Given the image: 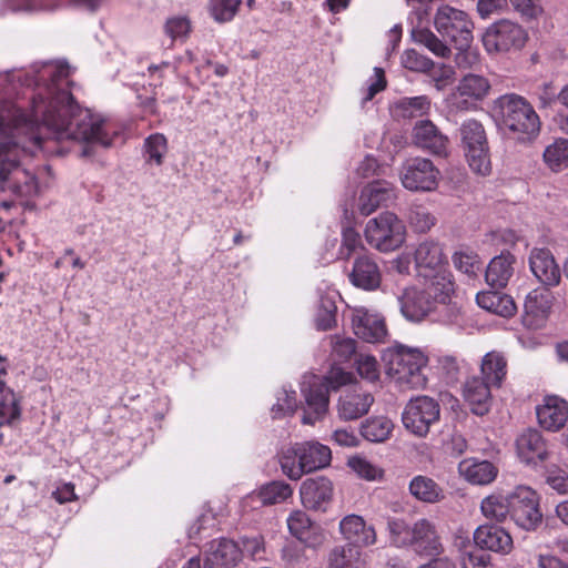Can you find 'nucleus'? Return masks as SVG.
Here are the masks:
<instances>
[{
	"instance_id": "nucleus-31",
	"label": "nucleus",
	"mask_w": 568,
	"mask_h": 568,
	"mask_svg": "<svg viewBox=\"0 0 568 568\" xmlns=\"http://www.w3.org/2000/svg\"><path fill=\"white\" fill-rule=\"evenodd\" d=\"M515 262V256L509 252H503L495 256L486 268L487 284L494 288L505 287L514 274Z\"/></svg>"
},
{
	"instance_id": "nucleus-26",
	"label": "nucleus",
	"mask_w": 568,
	"mask_h": 568,
	"mask_svg": "<svg viewBox=\"0 0 568 568\" xmlns=\"http://www.w3.org/2000/svg\"><path fill=\"white\" fill-rule=\"evenodd\" d=\"M489 91L490 82L487 78L480 74L468 73L459 81L454 95L456 99H462L458 103V108L468 109L476 102L484 100Z\"/></svg>"
},
{
	"instance_id": "nucleus-54",
	"label": "nucleus",
	"mask_w": 568,
	"mask_h": 568,
	"mask_svg": "<svg viewBox=\"0 0 568 568\" xmlns=\"http://www.w3.org/2000/svg\"><path fill=\"white\" fill-rule=\"evenodd\" d=\"M342 244L338 251V258L348 260L358 250H363L362 239L353 227L343 230Z\"/></svg>"
},
{
	"instance_id": "nucleus-24",
	"label": "nucleus",
	"mask_w": 568,
	"mask_h": 568,
	"mask_svg": "<svg viewBox=\"0 0 568 568\" xmlns=\"http://www.w3.org/2000/svg\"><path fill=\"white\" fill-rule=\"evenodd\" d=\"M339 532L353 547H368L376 542L375 528L359 515L351 514L339 521Z\"/></svg>"
},
{
	"instance_id": "nucleus-18",
	"label": "nucleus",
	"mask_w": 568,
	"mask_h": 568,
	"mask_svg": "<svg viewBox=\"0 0 568 568\" xmlns=\"http://www.w3.org/2000/svg\"><path fill=\"white\" fill-rule=\"evenodd\" d=\"M413 141L414 143L438 156L448 155V138L443 134L438 128L429 120L417 121L413 128Z\"/></svg>"
},
{
	"instance_id": "nucleus-1",
	"label": "nucleus",
	"mask_w": 568,
	"mask_h": 568,
	"mask_svg": "<svg viewBox=\"0 0 568 568\" xmlns=\"http://www.w3.org/2000/svg\"><path fill=\"white\" fill-rule=\"evenodd\" d=\"M33 68L37 93L29 111L11 101L0 104V189L20 197L34 195L38 183L19 165V156L41 149L43 139L85 143L81 155L90 156L89 145L109 148L118 135L110 120L74 101L65 62H44Z\"/></svg>"
},
{
	"instance_id": "nucleus-19",
	"label": "nucleus",
	"mask_w": 568,
	"mask_h": 568,
	"mask_svg": "<svg viewBox=\"0 0 568 568\" xmlns=\"http://www.w3.org/2000/svg\"><path fill=\"white\" fill-rule=\"evenodd\" d=\"M396 187L385 180L374 181L362 189L358 197V210L363 215H369L378 207L395 201Z\"/></svg>"
},
{
	"instance_id": "nucleus-60",
	"label": "nucleus",
	"mask_w": 568,
	"mask_h": 568,
	"mask_svg": "<svg viewBox=\"0 0 568 568\" xmlns=\"http://www.w3.org/2000/svg\"><path fill=\"white\" fill-rule=\"evenodd\" d=\"M428 72H430V78L435 82L437 90H443L448 85L454 80L455 75L454 69L443 63L438 65L433 63V68H430Z\"/></svg>"
},
{
	"instance_id": "nucleus-21",
	"label": "nucleus",
	"mask_w": 568,
	"mask_h": 568,
	"mask_svg": "<svg viewBox=\"0 0 568 568\" xmlns=\"http://www.w3.org/2000/svg\"><path fill=\"white\" fill-rule=\"evenodd\" d=\"M529 267L539 283L546 287L557 286L561 278L559 265L547 248H532L529 254Z\"/></svg>"
},
{
	"instance_id": "nucleus-3",
	"label": "nucleus",
	"mask_w": 568,
	"mask_h": 568,
	"mask_svg": "<svg viewBox=\"0 0 568 568\" xmlns=\"http://www.w3.org/2000/svg\"><path fill=\"white\" fill-rule=\"evenodd\" d=\"M454 293L453 281L442 277V282H426L423 286H409L398 295L402 315L412 323L426 320L438 307L450 312L446 322L454 323L459 314L456 305H450Z\"/></svg>"
},
{
	"instance_id": "nucleus-29",
	"label": "nucleus",
	"mask_w": 568,
	"mask_h": 568,
	"mask_svg": "<svg viewBox=\"0 0 568 568\" xmlns=\"http://www.w3.org/2000/svg\"><path fill=\"white\" fill-rule=\"evenodd\" d=\"M458 473L471 485L486 486L496 479L498 468L489 460L466 458L458 464Z\"/></svg>"
},
{
	"instance_id": "nucleus-6",
	"label": "nucleus",
	"mask_w": 568,
	"mask_h": 568,
	"mask_svg": "<svg viewBox=\"0 0 568 568\" xmlns=\"http://www.w3.org/2000/svg\"><path fill=\"white\" fill-rule=\"evenodd\" d=\"M386 372L396 384L407 388H423L427 379L423 373L428 357L422 348L395 344L383 354Z\"/></svg>"
},
{
	"instance_id": "nucleus-41",
	"label": "nucleus",
	"mask_w": 568,
	"mask_h": 568,
	"mask_svg": "<svg viewBox=\"0 0 568 568\" xmlns=\"http://www.w3.org/2000/svg\"><path fill=\"white\" fill-rule=\"evenodd\" d=\"M524 308L526 315L531 316L534 321L545 320L551 308L549 292L546 290L531 291L525 300Z\"/></svg>"
},
{
	"instance_id": "nucleus-22",
	"label": "nucleus",
	"mask_w": 568,
	"mask_h": 568,
	"mask_svg": "<svg viewBox=\"0 0 568 568\" xmlns=\"http://www.w3.org/2000/svg\"><path fill=\"white\" fill-rule=\"evenodd\" d=\"M474 541L481 550L487 549L497 554L507 555L514 548L513 537L503 527L485 524L474 531Z\"/></svg>"
},
{
	"instance_id": "nucleus-40",
	"label": "nucleus",
	"mask_w": 568,
	"mask_h": 568,
	"mask_svg": "<svg viewBox=\"0 0 568 568\" xmlns=\"http://www.w3.org/2000/svg\"><path fill=\"white\" fill-rule=\"evenodd\" d=\"M142 151L148 165L161 166L169 151L168 139L162 133H153L144 140Z\"/></svg>"
},
{
	"instance_id": "nucleus-34",
	"label": "nucleus",
	"mask_w": 568,
	"mask_h": 568,
	"mask_svg": "<svg viewBox=\"0 0 568 568\" xmlns=\"http://www.w3.org/2000/svg\"><path fill=\"white\" fill-rule=\"evenodd\" d=\"M476 302L480 308L503 317H510L517 311L516 304L509 295L496 291L477 293Z\"/></svg>"
},
{
	"instance_id": "nucleus-20",
	"label": "nucleus",
	"mask_w": 568,
	"mask_h": 568,
	"mask_svg": "<svg viewBox=\"0 0 568 568\" xmlns=\"http://www.w3.org/2000/svg\"><path fill=\"white\" fill-rule=\"evenodd\" d=\"M292 495L291 485L282 480H275L262 486L257 491L248 494L242 499L241 506L244 511H247L261 506L281 504Z\"/></svg>"
},
{
	"instance_id": "nucleus-63",
	"label": "nucleus",
	"mask_w": 568,
	"mask_h": 568,
	"mask_svg": "<svg viewBox=\"0 0 568 568\" xmlns=\"http://www.w3.org/2000/svg\"><path fill=\"white\" fill-rule=\"evenodd\" d=\"M548 485L559 494L568 493V473L560 468H550L547 470Z\"/></svg>"
},
{
	"instance_id": "nucleus-58",
	"label": "nucleus",
	"mask_w": 568,
	"mask_h": 568,
	"mask_svg": "<svg viewBox=\"0 0 568 568\" xmlns=\"http://www.w3.org/2000/svg\"><path fill=\"white\" fill-rule=\"evenodd\" d=\"M460 564L463 568H490V556L474 548L463 554Z\"/></svg>"
},
{
	"instance_id": "nucleus-42",
	"label": "nucleus",
	"mask_w": 568,
	"mask_h": 568,
	"mask_svg": "<svg viewBox=\"0 0 568 568\" xmlns=\"http://www.w3.org/2000/svg\"><path fill=\"white\" fill-rule=\"evenodd\" d=\"M545 164L552 172H560L568 168V140L556 139L547 145L542 153Z\"/></svg>"
},
{
	"instance_id": "nucleus-14",
	"label": "nucleus",
	"mask_w": 568,
	"mask_h": 568,
	"mask_svg": "<svg viewBox=\"0 0 568 568\" xmlns=\"http://www.w3.org/2000/svg\"><path fill=\"white\" fill-rule=\"evenodd\" d=\"M352 326L354 334L367 343H383L388 334L384 317L365 307L354 308Z\"/></svg>"
},
{
	"instance_id": "nucleus-13",
	"label": "nucleus",
	"mask_w": 568,
	"mask_h": 568,
	"mask_svg": "<svg viewBox=\"0 0 568 568\" xmlns=\"http://www.w3.org/2000/svg\"><path fill=\"white\" fill-rule=\"evenodd\" d=\"M415 262L418 275L426 282H442V277L452 281V274L446 268L447 262L438 243L432 241L420 243L415 252Z\"/></svg>"
},
{
	"instance_id": "nucleus-61",
	"label": "nucleus",
	"mask_w": 568,
	"mask_h": 568,
	"mask_svg": "<svg viewBox=\"0 0 568 568\" xmlns=\"http://www.w3.org/2000/svg\"><path fill=\"white\" fill-rule=\"evenodd\" d=\"M456 49L458 52L456 53L455 62L458 68L470 69L479 64L480 54L478 50L470 48V44L468 47Z\"/></svg>"
},
{
	"instance_id": "nucleus-27",
	"label": "nucleus",
	"mask_w": 568,
	"mask_h": 568,
	"mask_svg": "<svg viewBox=\"0 0 568 568\" xmlns=\"http://www.w3.org/2000/svg\"><path fill=\"white\" fill-rule=\"evenodd\" d=\"M374 403V397L368 392L356 389L343 394L337 404L338 416L343 420H355L366 415Z\"/></svg>"
},
{
	"instance_id": "nucleus-36",
	"label": "nucleus",
	"mask_w": 568,
	"mask_h": 568,
	"mask_svg": "<svg viewBox=\"0 0 568 568\" xmlns=\"http://www.w3.org/2000/svg\"><path fill=\"white\" fill-rule=\"evenodd\" d=\"M410 495L423 503L436 504L444 499L443 488L430 477L417 475L408 486Z\"/></svg>"
},
{
	"instance_id": "nucleus-49",
	"label": "nucleus",
	"mask_w": 568,
	"mask_h": 568,
	"mask_svg": "<svg viewBox=\"0 0 568 568\" xmlns=\"http://www.w3.org/2000/svg\"><path fill=\"white\" fill-rule=\"evenodd\" d=\"M466 151L469 168L479 175H487L491 171L488 144Z\"/></svg>"
},
{
	"instance_id": "nucleus-51",
	"label": "nucleus",
	"mask_w": 568,
	"mask_h": 568,
	"mask_svg": "<svg viewBox=\"0 0 568 568\" xmlns=\"http://www.w3.org/2000/svg\"><path fill=\"white\" fill-rule=\"evenodd\" d=\"M453 262L457 270L467 274L468 276H475L481 267L479 256L469 250H460L453 255Z\"/></svg>"
},
{
	"instance_id": "nucleus-57",
	"label": "nucleus",
	"mask_w": 568,
	"mask_h": 568,
	"mask_svg": "<svg viewBox=\"0 0 568 568\" xmlns=\"http://www.w3.org/2000/svg\"><path fill=\"white\" fill-rule=\"evenodd\" d=\"M241 542V555L245 554L253 560H263L265 558L264 540L261 536L243 537Z\"/></svg>"
},
{
	"instance_id": "nucleus-47",
	"label": "nucleus",
	"mask_w": 568,
	"mask_h": 568,
	"mask_svg": "<svg viewBox=\"0 0 568 568\" xmlns=\"http://www.w3.org/2000/svg\"><path fill=\"white\" fill-rule=\"evenodd\" d=\"M412 37L416 43L424 45L437 57L447 58L450 54V49L428 29L413 30Z\"/></svg>"
},
{
	"instance_id": "nucleus-32",
	"label": "nucleus",
	"mask_w": 568,
	"mask_h": 568,
	"mask_svg": "<svg viewBox=\"0 0 568 568\" xmlns=\"http://www.w3.org/2000/svg\"><path fill=\"white\" fill-rule=\"evenodd\" d=\"M305 474L327 467L332 460L328 446L317 442L297 443Z\"/></svg>"
},
{
	"instance_id": "nucleus-5",
	"label": "nucleus",
	"mask_w": 568,
	"mask_h": 568,
	"mask_svg": "<svg viewBox=\"0 0 568 568\" xmlns=\"http://www.w3.org/2000/svg\"><path fill=\"white\" fill-rule=\"evenodd\" d=\"M354 376L341 367H332L325 376L305 375L301 392L305 400L303 424L313 425L324 417L329 404V390L351 384Z\"/></svg>"
},
{
	"instance_id": "nucleus-35",
	"label": "nucleus",
	"mask_w": 568,
	"mask_h": 568,
	"mask_svg": "<svg viewBox=\"0 0 568 568\" xmlns=\"http://www.w3.org/2000/svg\"><path fill=\"white\" fill-rule=\"evenodd\" d=\"M481 379L494 387H500L507 375V361L499 352L487 353L480 364Z\"/></svg>"
},
{
	"instance_id": "nucleus-45",
	"label": "nucleus",
	"mask_w": 568,
	"mask_h": 568,
	"mask_svg": "<svg viewBox=\"0 0 568 568\" xmlns=\"http://www.w3.org/2000/svg\"><path fill=\"white\" fill-rule=\"evenodd\" d=\"M20 413L16 394L6 384H0V426L13 423Z\"/></svg>"
},
{
	"instance_id": "nucleus-56",
	"label": "nucleus",
	"mask_w": 568,
	"mask_h": 568,
	"mask_svg": "<svg viewBox=\"0 0 568 568\" xmlns=\"http://www.w3.org/2000/svg\"><path fill=\"white\" fill-rule=\"evenodd\" d=\"M355 363L357 373L362 378L368 382H376L379 378V365L374 356L361 354Z\"/></svg>"
},
{
	"instance_id": "nucleus-39",
	"label": "nucleus",
	"mask_w": 568,
	"mask_h": 568,
	"mask_svg": "<svg viewBox=\"0 0 568 568\" xmlns=\"http://www.w3.org/2000/svg\"><path fill=\"white\" fill-rule=\"evenodd\" d=\"M429 110L430 100L426 95L402 98L393 105L394 114L404 119L424 116L428 114Z\"/></svg>"
},
{
	"instance_id": "nucleus-15",
	"label": "nucleus",
	"mask_w": 568,
	"mask_h": 568,
	"mask_svg": "<svg viewBox=\"0 0 568 568\" xmlns=\"http://www.w3.org/2000/svg\"><path fill=\"white\" fill-rule=\"evenodd\" d=\"M516 453L523 464L534 468L549 457L548 445L542 435L536 429H528L518 436Z\"/></svg>"
},
{
	"instance_id": "nucleus-23",
	"label": "nucleus",
	"mask_w": 568,
	"mask_h": 568,
	"mask_svg": "<svg viewBox=\"0 0 568 568\" xmlns=\"http://www.w3.org/2000/svg\"><path fill=\"white\" fill-rule=\"evenodd\" d=\"M241 559V549L231 539L212 540L205 551L204 568H233Z\"/></svg>"
},
{
	"instance_id": "nucleus-7",
	"label": "nucleus",
	"mask_w": 568,
	"mask_h": 568,
	"mask_svg": "<svg viewBox=\"0 0 568 568\" xmlns=\"http://www.w3.org/2000/svg\"><path fill=\"white\" fill-rule=\"evenodd\" d=\"M364 236L373 248L389 253L404 245L407 230L405 223L395 213L385 211L367 221Z\"/></svg>"
},
{
	"instance_id": "nucleus-43",
	"label": "nucleus",
	"mask_w": 568,
	"mask_h": 568,
	"mask_svg": "<svg viewBox=\"0 0 568 568\" xmlns=\"http://www.w3.org/2000/svg\"><path fill=\"white\" fill-rule=\"evenodd\" d=\"M335 293L322 295L316 308L314 322L318 331H328L336 325Z\"/></svg>"
},
{
	"instance_id": "nucleus-59",
	"label": "nucleus",
	"mask_w": 568,
	"mask_h": 568,
	"mask_svg": "<svg viewBox=\"0 0 568 568\" xmlns=\"http://www.w3.org/2000/svg\"><path fill=\"white\" fill-rule=\"evenodd\" d=\"M191 31V21L186 17H173L165 23V32L173 40L185 38Z\"/></svg>"
},
{
	"instance_id": "nucleus-53",
	"label": "nucleus",
	"mask_w": 568,
	"mask_h": 568,
	"mask_svg": "<svg viewBox=\"0 0 568 568\" xmlns=\"http://www.w3.org/2000/svg\"><path fill=\"white\" fill-rule=\"evenodd\" d=\"M347 465L361 478L366 480H376L383 477V470L364 457H352L348 459Z\"/></svg>"
},
{
	"instance_id": "nucleus-11",
	"label": "nucleus",
	"mask_w": 568,
	"mask_h": 568,
	"mask_svg": "<svg viewBox=\"0 0 568 568\" xmlns=\"http://www.w3.org/2000/svg\"><path fill=\"white\" fill-rule=\"evenodd\" d=\"M527 39V32L521 26L503 19L486 29L483 36V43L489 53L510 52L520 50Z\"/></svg>"
},
{
	"instance_id": "nucleus-33",
	"label": "nucleus",
	"mask_w": 568,
	"mask_h": 568,
	"mask_svg": "<svg viewBox=\"0 0 568 568\" xmlns=\"http://www.w3.org/2000/svg\"><path fill=\"white\" fill-rule=\"evenodd\" d=\"M511 491L503 494L494 491L480 501V514L489 521L505 523L510 515Z\"/></svg>"
},
{
	"instance_id": "nucleus-46",
	"label": "nucleus",
	"mask_w": 568,
	"mask_h": 568,
	"mask_svg": "<svg viewBox=\"0 0 568 568\" xmlns=\"http://www.w3.org/2000/svg\"><path fill=\"white\" fill-rule=\"evenodd\" d=\"M460 136L465 150L488 144L484 125L474 119L467 120L462 124Z\"/></svg>"
},
{
	"instance_id": "nucleus-2",
	"label": "nucleus",
	"mask_w": 568,
	"mask_h": 568,
	"mask_svg": "<svg viewBox=\"0 0 568 568\" xmlns=\"http://www.w3.org/2000/svg\"><path fill=\"white\" fill-rule=\"evenodd\" d=\"M491 116L498 128L519 143L532 142L540 132L541 122L534 105L523 95L505 93L491 103Z\"/></svg>"
},
{
	"instance_id": "nucleus-8",
	"label": "nucleus",
	"mask_w": 568,
	"mask_h": 568,
	"mask_svg": "<svg viewBox=\"0 0 568 568\" xmlns=\"http://www.w3.org/2000/svg\"><path fill=\"white\" fill-rule=\"evenodd\" d=\"M440 406L436 399L422 395L409 399L402 413L404 427L417 437H426L439 420Z\"/></svg>"
},
{
	"instance_id": "nucleus-4",
	"label": "nucleus",
	"mask_w": 568,
	"mask_h": 568,
	"mask_svg": "<svg viewBox=\"0 0 568 568\" xmlns=\"http://www.w3.org/2000/svg\"><path fill=\"white\" fill-rule=\"evenodd\" d=\"M387 531L393 546L409 548L420 557H437L444 552L437 526L427 518H420L413 525L400 518H388Z\"/></svg>"
},
{
	"instance_id": "nucleus-64",
	"label": "nucleus",
	"mask_w": 568,
	"mask_h": 568,
	"mask_svg": "<svg viewBox=\"0 0 568 568\" xmlns=\"http://www.w3.org/2000/svg\"><path fill=\"white\" fill-rule=\"evenodd\" d=\"M514 8L527 18H537L542 13L539 0H510Z\"/></svg>"
},
{
	"instance_id": "nucleus-50",
	"label": "nucleus",
	"mask_w": 568,
	"mask_h": 568,
	"mask_svg": "<svg viewBox=\"0 0 568 568\" xmlns=\"http://www.w3.org/2000/svg\"><path fill=\"white\" fill-rule=\"evenodd\" d=\"M297 407L295 392L282 388L276 394V403L272 406L271 413L274 419L283 418L294 414Z\"/></svg>"
},
{
	"instance_id": "nucleus-62",
	"label": "nucleus",
	"mask_w": 568,
	"mask_h": 568,
	"mask_svg": "<svg viewBox=\"0 0 568 568\" xmlns=\"http://www.w3.org/2000/svg\"><path fill=\"white\" fill-rule=\"evenodd\" d=\"M437 368L450 382L456 379L459 373V363L453 355H442L437 359Z\"/></svg>"
},
{
	"instance_id": "nucleus-37",
	"label": "nucleus",
	"mask_w": 568,
	"mask_h": 568,
	"mask_svg": "<svg viewBox=\"0 0 568 568\" xmlns=\"http://www.w3.org/2000/svg\"><path fill=\"white\" fill-rule=\"evenodd\" d=\"M394 429L393 422L385 416H374L361 424V435L372 443H383L389 438Z\"/></svg>"
},
{
	"instance_id": "nucleus-48",
	"label": "nucleus",
	"mask_w": 568,
	"mask_h": 568,
	"mask_svg": "<svg viewBox=\"0 0 568 568\" xmlns=\"http://www.w3.org/2000/svg\"><path fill=\"white\" fill-rule=\"evenodd\" d=\"M241 0H209L207 10L217 23H225L235 17Z\"/></svg>"
},
{
	"instance_id": "nucleus-25",
	"label": "nucleus",
	"mask_w": 568,
	"mask_h": 568,
	"mask_svg": "<svg viewBox=\"0 0 568 568\" xmlns=\"http://www.w3.org/2000/svg\"><path fill=\"white\" fill-rule=\"evenodd\" d=\"M539 425L549 430H559L568 420V405L558 396L545 397L536 409Z\"/></svg>"
},
{
	"instance_id": "nucleus-17",
	"label": "nucleus",
	"mask_w": 568,
	"mask_h": 568,
	"mask_svg": "<svg viewBox=\"0 0 568 568\" xmlns=\"http://www.w3.org/2000/svg\"><path fill=\"white\" fill-rule=\"evenodd\" d=\"M333 494V483L324 476L307 478L300 487L302 504L312 510H324L331 503Z\"/></svg>"
},
{
	"instance_id": "nucleus-38",
	"label": "nucleus",
	"mask_w": 568,
	"mask_h": 568,
	"mask_svg": "<svg viewBox=\"0 0 568 568\" xmlns=\"http://www.w3.org/2000/svg\"><path fill=\"white\" fill-rule=\"evenodd\" d=\"M362 554L352 545L334 547L327 558V568H363Z\"/></svg>"
},
{
	"instance_id": "nucleus-30",
	"label": "nucleus",
	"mask_w": 568,
	"mask_h": 568,
	"mask_svg": "<svg viewBox=\"0 0 568 568\" xmlns=\"http://www.w3.org/2000/svg\"><path fill=\"white\" fill-rule=\"evenodd\" d=\"M490 387L493 386L480 377H471L465 383L464 398L474 414L483 416L488 413L491 403Z\"/></svg>"
},
{
	"instance_id": "nucleus-44",
	"label": "nucleus",
	"mask_w": 568,
	"mask_h": 568,
	"mask_svg": "<svg viewBox=\"0 0 568 568\" xmlns=\"http://www.w3.org/2000/svg\"><path fill=\"white\" fill-rule=\"evenodd\" d=\"M283 474L292 480H298L305 474L297 443L285 448L280 456Z\"/></svg>"
},
{
	"instance_id": "nucleus-10",
	"label": "nucleus",
	"mask_w": 568,
	"mask_h": 568,
	"mask_svg": "<svg viewBox=\"0 0 568 568\" xmlns=\"http://www.w3.org/2000/svg\"><path fill=\"white\" fill-rule=\"evenodd\" d=\"M509 518L521 529L536 530L542 523L539 496L532 488L519 485L511 490Z\"/></svg>"
},
{
	"instance_id": "nucleus-12",
	"label": "nucleus",
	"mask_w": 568,
	"mask_h": 568,
	"mask_svg": "<svg viewBox=\"0 0 568 568\" xmlns=\"http://www.w3.org/2000/svg\"><path fill=\"white\" fill-rule=\"evenodd\" d=\"M399 179L408 191L430 192L438 186L439 170L429 159L413 158L402 165Z\"/></svg>"
},
{
	"instance_id": "nucleus-16",
	"label": "nucleus",
	"mask_w": 568,
	"mask_h": 568,
	"mask_svg": "<svg viewBox=\"0 0 568 568\" xmlns=\"http://www.w3.org/2000/svg\"><path fill=\"white\" fill-rule=\"evenodd\" d=\"M286 521L291 535L305 547L317 549L325 542V532L322 527L313 523L303 510L292 511Z\"/></svg>"
},
{
	"instance_id": "nucleus-28",
	"label": "nucleus",
	"mask_w": 568,
	"mask_h": 568,
	"mask_svg": "<svg viewBox=\"0 0 568 568\" xmlns=\"http://www.w3.org/2000/svg\"><path fill=\"white\" fill-rule=\"evenodd\" d=\"M349 281L356 287L373 291L379 286L382 274L378 265L371 256L361 255L354 261Z\"/></svg>"
},
{
	"instance_id": "nucleus-9",
	"label": "nucleus",
	"mask_w": 568,
	"mask_h": 568,
	"mask_svg": "<svg viewBox=\"0 0 568 568\" xmlns=\"http://www.w3.org/2000/svg\"><path fill=\"white\" fill-rule=\"evenodd\" d=\"M436 30L449 39L456 48L468 47L473 41L474 24L468 14L450 6L437 9L434 19Z\"/></svg>"
},
{
	"instance_id": "nucleus-52",
	"label": "nucleus",
	"mask_w": 568,
	"mask_h": 568,
	"mask_svg": "<svg viewBox=\"0 0 568 568\" xmlns=\"http://www.w3.org/2000/svg\"><path fill=\"white\" fill-rule=\"evenodd\" d=\"M408 223L418 233L428 232L436 222L435 216L420 205H415L409 209Z\"/></svg>"
},
{
	"instance_id": "nucleus-55",
	"label": "nucleus",
	"mask_w": 568,
	"mask_h": 568,
	"mask_svg": "<svg viewBox=\"0 0 568 568\" xmlns=\"http://www.w3.org/2000/svg\"><path fill=\"white\" fill-rule=\"evenodd\" d=\"M404 68L415 72H428L433 61L414 49L404 51L400 58Z\"/></svg>"
}]
</instances>
